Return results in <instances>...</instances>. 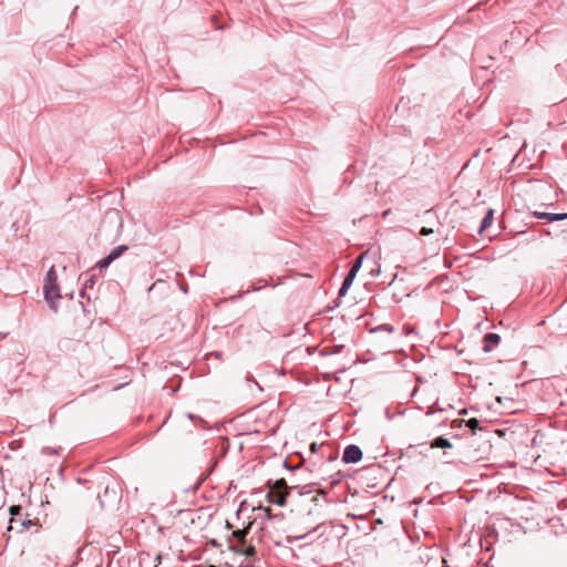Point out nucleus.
<instances>
[{"instance_id": "f257e3e1", "label": "nucleus", "mask_w": 567, "mask_h": 567, "mask_svg": "<svg viewBox=\"0 0 567 567\" xmlns=\"http://www.w3.org/2000/svg\"><path fill=\"white\" fill-rule=\"evenodd\" d=\"M251 523L245 528L233 530L231 536L227 539L228 549L236 554H243L247 557H254L256 555V548L254 545H246V536L249 533Z\"/></svg>"}, {"instance_id": "f03ea898", "label": "nucleus", "mask_w": 567, "mask_h": 567, "mask_svg": "<svg viewBox=\"0 0 567 567\" xmlns=\"http://www.w3.org/2000/svg\"><path fill=\"white\" fill-rule=\"evenodd\" d=\"M43 292L44 299L51 305L61 298L60 288L58 285V275L54 269V266H52L45 275Z\"/></svg>"}, {"instance_id": "7ed1b4c3", "label": "nucleus", "mask_w": 567, "mask_h": 567, "mask_svg": "<svg viewBox=\"0 0 567 567\" xmlns=\"http://www.w3.org/2000/svg\"><path fill=\"white\" fill-rule=\"evenodd\" d=\"M128 249L127 245H120L115 247L107 256L96 262L100 269L109 267L115 259L120 258Z\"/></svg>"}, {"instance_id": "20e7f679", "label": "nucleus", "mask_w": 567, "mask_h": 567, "mask_svg": "<svg viewBox=\"0 0 567 567\" xmlns=\"http://www.w3.org/2000/svg\"><path fill=\"white\" fill-rule=\"evenodd\" d=\"M362 458V451L355 444H350L344 449L342 461L346 464L358 463Z\"/></svg>"}, {"instance_id": "39448f33", "label": "nucleus", "mask_w": 567, "mask_h": 567, "mask_svg": "<svg viewBox=\"0 0 567 567\" xmlns=\"http://www.w3.org/2000/svg\"><path fill=\"white\" fill-rule=\"evenodd\" d=\"M34 525H37V524L29 518L11 517L10 522H9L8 530L10 532V530L16 529L17 533H23V532H27L28 529H30V527L34 526Z\"/></svg>"}, {"instance_id": "423d86ee", "label": "nucleus", "mask_w": 567, "mask_h": 567, "mask_svg": "<svg viewBox=\"0 0 567 567\" xmlns=\"http://www.w3.org/2000/svg\"><path fill=\"white\" fill-rule=\"evenodd\" d=\"M288 494H289V492L276 491V489L270 488L267 494V497L270 503L277 504L279 506H285L286 497Z\"/></svg>"}, {"instance_id": "0eeeda50", "label": "nucleus", "mask_w": 567, "mask_h": 567, "mask_svg": "<svg viewBox=\"0 0 567 567\" xmlns=\"http://www.w3.org/2000/svg\"><path fill=\"white\" fill-rule=\"evenodd\" d=\"M501 342V337L497 333L488 332L483 338V350L485 352L492 351V349Z\"/></svg>"}, {"instance_id": "6e6552de", "label": "nucleus", "mask_w": 567, "mask_h": 567, "mask_svg": "<svg viewBox=\"0 0 567 567\" xmlns=\"http://www.w3.org/2000/svg\"><path fill=\"white\" fill-rule=\"evenodd\" d=\"M535 216L540 219H547L549 221H559L567 219V213L556 214V213H535Z\"/></svg>"}, {"instance_id": "1a4fd4ad", "label": "nucleus", "mask_w": 567, "mask_h": 567, "mask_svg": "<svg viewBox=\"0 0 567 567\" xmlns=\"http://www.w3.org/2000/svg\"><path fill=\"white\" fill-rule=\"evenodd\" d=\"M493 220H494V209L493 208H488L486 214H485V216H484V218H483V220H482V223H481V227H480L478 233L483 234V231L485 229H487L492 225Z\"/></svg>"}, {"instance_id": "9d476101", "label": "nucleus", "mask_w": 567, "mask_h": 567, "mask_svg": "<svg viewBox=\"0 0 567 567\" xmlns=\"http://www.w3.org/2000/svg\"><path fill=\"white\" fill-rule=\"evenodd\" d=\"M354 278H355L354 274L348 272V275L346 276V278H344V280L342 282V286H341V288L339 290V296L346 295V292L348 291V289L352 285Z\"/></svg>"}, {"instance_id": "9b49d317", "label": "nucleus", "mask_w": 567, "mask_h": 567, "mask_svg": "<svg viewBox=\"0 0 567 567\" xmlns=\"http://www.w3.org/2000/svg\"><path fill=\"white\" fill-rule=\"evenodd\" d=\"M431 447L432 449H450V447H452V444L447 439L440 436V437H436L431 443Z\"/></svg>"}, {"instance_id": "f8f14e48", "label": "nucleus", "mask_w": 567, "mask_h": 567, "mask_svg": "<svg viewBox=\"0 0 567 567\" xmlns=\"http://www.w3.org/2000/svg\"><path fill=\"white\" fill-rule=\"evenodd\" d=\"M328 447H329L328 445L319 444V443L313 442V443H311V445H310V452H311L312 454H316V453H318V452H321V453H322V457L324 458V457H326V456H324V449H328Z\"/></svg>"}, {"instance_id": "ddd939ff", "label": "nucleus", "mask_w": 567, "mask_h": 567, "mask_svg": "<svg viewBox=\"0 0 567 567\" xmlns=\"http://www.w3.org/2000/svg\"><path fill=\"white\" fill-rule=\"evenodd\" d=\"M365 255H367V252H363V254H361V255L355 259V261L353 262V265H352V267H351V269H350V271H349V272L357 275V272H358V271H359V269L361 268V264H362V260H363V258L365 257Z\"/></svg>"}, {"instance_id": "4468645a", "label": "nucleus", "mask_w": 567, "mask_h": 567, "mask_svg": "<svg viewBox=\"0 0 567 567\" xmlns=\"http://www.w3.org/2000/svg\"><path fill=\"white\" fill-rule=\"evenodd\" d=\"M271 488L276 491L289 492V487L287 486L285 478L277 480Z\"/></svg>"}, {"instance_id": "2eb2a0df", "label": "nucleus", "mask_w": 567, "mask_h": 567, "mask_svg": "<svg viewBox=\"0 0 567 567\" xmlns=\"http://www.w3.org/2000/svg\"><path fill=\"white\" fill-rule=\"evenodd\" d=\"M372 331L373 332L385 331L388 333H392V332H394V327L389 323H383V324H380V326L373 328Z\"/></svg>"}, {"instance_id": "dca6fc26", "label": "nucleus", "mask_w": 567, "mask_h": 567, "mask_svg": "<svg viewBox=\"0 0 567 567\" xmlns=\"http://www.w3.org/2000/svg\"><path fill=\"white\" fill-rule=\"evenodd\" d=\"M466 426L470 427L473 433H475L480 429V421L475 417H472L466 421Z\"/></svg>"}, {"instance_id": "f3484780", "label": "nucleus", "mask_w": 567, "mask_h": 567, "mask_svg": "<svg viewBox=\"0 0 567 567\" xmlns=\"http://www.w3.org/2000/svg\"><path fill=\"white\" fill-rule=\"evenodd\" d=\"M21 511H22V508L20 505H12L9 508V513H10L11 517L19 516L21 514Z\"/></svg>"}, {"instance_id": "a211bd4d", "label": "nucleus", "mask_w": 567, "mask_h": 567, "mask_svg": "<svg viewBox=\"0 0 567 567\" xmlns=\"http://www.w3.org/2000/svg\"><path fill=\"white\" fill-rule=\"evenodd\" d=\"M433 233H434V229L427 228V227H422L421 230H420V235L421 236H429V235H431Z\"/></svg>"}, {"instance_id": "6ab92c4d", "label": "nucleus", "mask_w": 567, "mask_h": 567, "mask_svg": "<svg viewBox=\"0 0 567 567\" xmlns=\"http://www.w3.org/2000/svg\"><path fill=\"white\" fill-rule=\"evenodd\" d=\"M212 22L215 25V28L218 29V30L224 28L223 25L217 24V16H213L212 17Z\"/></svg>"}, {"instance_id": "aec40b11", "label": "nucleus", "mask_w": 567, "mask_h": 567, "mask_svg": "<svg viewBox=\"0 0 567 567\" xmlns=\"http://www.w3.org/2000/svg\"><path fill=\"white\" fill-rule=\"evenodd\" d=\"M93 284H94L93 279H92V278H90V279H87V280L85 281L84 287H85V288H92V287H93Z\"/></svg>"}, {"instance_id": "412c9836", "label": "nucleus", "mask_w": 567, "mask_h": 567, "mask_svg": "<svg viewBox=\"0 0 567 567\" xmlns=\"http://www.w3.org/2000/svg\"><path fill=\"white\" fill-rule=\"evenodd\" d=\"M342 349H343V346H342V344H340V346H334V350H333V351H329V353L340 352Z\"/></svg>"}, {"instance_id": "4be33fe9", "label": "nucleus", "mask_w": 567, "mask_h": 567, "mask_svg": "<svg viewBox=\"0 0 567 567\" xmlns=\"http://www.w3.org/2000/svg\"><path fill=\"white\" fill-rule=\"evenodd\" d=\"M209 544H210L213 547H216V548L220 547V544H219L216 539H212V540L209 542Z\"/></svg>"}, {"instance_id": "5701e85b", "label": "nucleus", "mask_w": 567, "mask_h": 567, "mask_svg": "<svg viewBox=\"0 0 567 567\" xmlns=\"http://www.w3.org/2000/svg\"><path fill=\"white\" fill-rule=\"evenodd\" d=\"M308 533H309V532L303 533V534L296 535V536H295V538H296V539H302V538H303Z\"/></svg>"}, {"instance_id": "b1692460", "label": "nucleus", "mask_w": 567, "mask_h": 567, "mask_svg": "<svg viewBox=\"0 0 567 567\" xmlns=\"http://www.w3.org/2000/svg\"><path fill=\"white\" fill-rule=\"evenodd\" d=\"M336 458H337V455H336V454H329V455L327 456V460H329V461H332V460H336Z\"/></svg>"}, {"instance_id": "393cba45", "label": "nucleus", "mask_w": 567, "mask_h": 567, "mask_svg": "<svg viewBox=\"0 0 567 567\" xmlns=\"http://www.w3.org/2000/svg\"><path fill=\"white\" fill-rule=\"evenodd\" d=\"M265 512H266L267 516L270 517V508L266 507Z\"/></svg>"}, {"instance_id": "a878e982", "label": "nucleus", "mask_w": 567, "mask_h": 567, "mask_svg": "<svg viewBox=\"0 0 567 567\" xmlns=\"http://www.w3.org/2000/svg\"><path fill=\"white\" fill-rule=\"evenodd\" d=\"M226 527H227L228 529H231V527H233V526H231V524H230L229 522H226Z\"/></svg>"}, {"instance_id": "bb28decb", "label": "nucleus", "mask_w": 567, "mask_h": 567, "mask_svg": "<svg viewBox=\"0 0 567 567\" xmlns=\"http://www.w3.org/2000/svg\"><path fill=\"white\" fill-rule=\"evenodd\" d=\"M328 349H329V348H324V349H322V353H328Z\"/></svg>"}, {"instance_id": "cd10ccee", "label": "nucleus", "mask_w": 567, "mask_h": 567, "mask_svg": "<svg viewBox=\"0 0 567 567\" xmlns=\"http://www.w3.org/2000/svg\"><path fill=\"white\" fill-rule=\"evenodd\" d=\"M389 213H390V210H385V212L383 213V216L389 215Z\"/></svg>"}, {"instance_id": "c85d7f7f", "label": "nucleus", "mask_w": 567, "mask_h": 567, "mask_svg": "<svg viewBox=\"0 0 567 567\" xmlns=\"http://www.w3.org/2000/svg\"><path fill=\"white\" fill-rule=\"evenodd\" d=\"M226 567H231V565L230 564H226Z\"/></svg>"}, {"instance_id": "c756f323", "label": "nucleus", "mask_w": 567, "mask_h": 567, "mask_svg": "<svg viewBox=\"0 0 567 567\" xmlns=\"http://www.w3.org/2000/svg\"><path fill=\"white\" fill-rule=\"evenodd\" d=\"M208 567H218V566H215V565H209Z\"/></svg>"}]
</instances>
